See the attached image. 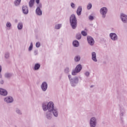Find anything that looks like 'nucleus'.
Here are the masks:
<instances>
[{
	"label": "nucleus",
	"mask_w": 127,
	"mask_h": 127,
	"mask_svg": "<svg viewBox=\"0 0 127 127\" xmlns=\"http://www.w3.org/2000/svg\"><path fill=\"white\" fill-rule=\"evenodd\" d=\"M81 60V56L77 55L74 57V61L75 62H79Z\"/></svg>",
	"instance_id": "aec40b11"
},
{
	"label": "nucleus",
	"mask_w": 127,
	"mask_h": 127,
	"mask_svg": "<svg viewBox=\"0 0 127 127\" xmlns=\"http://www.w3.org/2000/svg\"><path fill=\"white\" fill-rule=\"evenodd\" d=\"M0 72H1V66L0 65Z\"/></svg>",
	"instance_id": "ea45409f"
},
{
	"label": "nucleus",
	"mask_w": 127,
	"mask_h": 127,
	"mask_svg": "<svg viewBox=\"0 0 127 127\" xmlns=\"http://www.w3.org/2000/svg\"><path fill=\"white\" fill-rule=\"evenodd\" d=\"M53 115L52 114H49L48 119L49 120L50 119H52Z\"/></svg>",
	"instance_id": "e433bc0d"
},
{
	"label": "nucleus",
	"mask_w": 127,
	"mask_h": 127,
	"mask_svg": "<svg viewBox=\"0 0 127 127\" xmlns=\"http://www.w3.org/2000/svg\"><path fill=\"white\" fill-rule=\"evenodd\" d=\"M81 34L83 35V36H87V32L85 31H82Z\"/></svg>",
	"instance_id": "7c9ffc66"
},
{
	"label": "nucleus",
	"mask_w": 127,
	"mask_h": 127,
	"mask_svg": "<svg viewBox=\"0 0 127 127\" xmlns=\"http://www.w3.org/2000/svg\"><path fill=\"white\" fill-rule=\"evenodd\" d=\"M0 95L6 96V95H7V91L3 89L0 88Z\"/></svg>",
	"instance_id": "2eb2a0df"
},
{
	"label": "nucleus",
	"mask_w": 127,
	"mask_h": 127,
	"mask_svg": "<svg viewBox=\"0 0 127 127\" xmlns=\"http://www.w3.org/2000/svg\"><path fill=\"white\" fill-rule=\"evenodd\" d=\"M6 26L7 27H10V26H11V24H10L9 22H7L6 23Z\"/></svg>",
	"instance_id": "c9c22d12"
},
{
	"label": "nucleus",
	"mask_w": 127,
	"mask_h": 127,
	"mask_svg": "<svg viewBox=\"0 0 127 127\" xmlns=\"http://www.w3.org/2000/svg\"><path fill=\"white\" fill-rule=\"evenodd\" d=\"M4 101L6 103H12L13 101V99L11 97H6L4 99Z\"/></svg>",
	"instance_id": "dca6fc26"
},
{
	"label": "nucleus",
	"mask_w": 127,
	"mask_h": 127,
	"mask_svg": "<svg viewBox=\"0 0 127 127\" xmlns=\"http://www.w3.org/2000/svg\"><path fill=\"white\" fill-rule=\"evenodd\" d=\"M17 27L18 29H22V27H23L22 23H19L18 24Z\"/></svg>",
	"instance_id": "cd10ccee"
},
{
	"label": "nucleus",
	"mask_w": 127,
	"mask_h": 127,
	"mask_svg": "<svg viewBox=\"0 0 127 127\" xmlns=\"http://www.w3.org/2000/svg\"><path fill=\"white\" fill-rule=\"evenodd\" d=\"M0 83H1V84H3V81H1V82H0Z\"/></svg>",
	"instance_id": "a19ab883"
},
{
	"label": "nucleus",
	"mask_w": 127,
	"mask_h": 127,
	"mask_svg": "<svg viewBox=\"0 0 127 127\" xmlns=\"http://www.w3.org/2000/svg\"><path fill=\"white\" fill-rule=\"evenodd\" d=\"M84 75L85 76H86V77H89L90 76V72L85 71L84 73Z\"/></svg>",
	"instance_id": "2f4dec72"
},
{
	"label": "nucleus",
	"mask_w": 127,
	"mask_h": 127,
	"mask_svg": "<svg viewBox=\"0 0 127 127\" xmlns=\"http://www.w3.org/2000/svg\"><path fill=\"white\" fill-rule=\"evenodd\" d=\"M68 78L72 87H76L78 84V83H79V78L77 76L72 78V75L69 74L68 75Z\"/></svg>",
	"instance_id": "f03ea898"
},
{
	"label": "nucleus",
	"mask_w": 127,
	"mask_h": 127,
	"mask_svg": "<svg viewBox=\"0 0 127 127\" xmlns=\"http://www.w3.org/2000/svg\"><path fill=\"white\" fill-rule=\"evenodd\" d=\"M20 1H21V0H16L14 2V4L16 5H19V3H20Z\"/></svg>",
	"instance_id": "bb28decb"
},
{
	"label": "nucleus",
	"mask_w": 127,
	"mask_h": 127,
	"mask_svg": "<svg viewBox=\"0 0 127 127\" xmlns=\"http://www.w3.org/2000/svg\"><path fill=\"white\" fill-rule=\"evenodd\" d=\"M87 39L88 44L90 45V46H94V44H95V40H94L93 37L88 36Z\"/></svg>",
	"instance_id": "1a4fd4ad"
},
{
	"label": "nucleus",
	"mask_w": 127,
	"mask_h": 127,
	"mask_svg": "<svg viewBox=\"0 0 127 127\" xmlns=\"http://www.w3.org/2000/svg\"><path fill=\"white\" fill-rule=\"evenodd\" d=\"M92 3H88L87 6V9L88 10H90V9H91V8H92Z\"/></svg>",
	"instance_id": "c85d7f7f"
},
{
	"label": "nucleus",
	"mask_w": 127,
	"mask_h": 127,
	"mask_svg": "<svg viewBox=\"0 0 127 127\" xmlns=\"http://www.w3.org/2000/svg\"><path fill=\"white\" fill-rule=\"evenodd\" d=\"M6 76H7V74H6Z\"/></svg>",
	"instance_id": "37998d69"
},
{
	"label": "nucleus",
	"mask_w": 127,
	"mask_h": 127,
	"mask_svg": "<svg viewBox=\"0 0 127 127\" xmlns=\"http://www.w3.org/2000/svg\"><path fill=\"white\" fill-rule=\"evenodd\" d=\"M72 44L74 47H78L79 46V42L77 40H74L73 41Z\"/></svg>",
	"instance_id": "6ab92c4d"
},
{
	"label": "nucleus",
	"mask_w": 127,
	"mask_h": 127,
	"mask_svg": "<svg viewBox=\"0 0 127 127\" xmlns=\"http://www.w3.org/2000/svg\"><path fill=\"white\" fill-rule=\"evenodd\" d=\"M82 70V65L80 64H78L74 69L72 70L71 72V74L72 76H76L78 73H80Z\"/></svg>",
	"instance_id": "20e7f679"
},
{
	"label": "nucleus",
	"mask_w": 127,
	"mask_h": 127,
	"mask_svg": "<svg viewBox=\"0 0 127 127\" xmlns=\"http://www.w3.org/2000/svg\"><path fill=\"white\" fill-rule=\"evenodd\" d=\"M75 37L77 39V40H80V39L82 38V35H81V33H78L76 34Z\"/></svg>",
	"instance_id": "412c9836"
},
{
	"label": "nucleus",
	"mask_w": 127,
	"mask_h": 127,
	"mask_svg": "<svg viewBox=\"0 0 127 127\" xmlns=\"http://www.w3.org/2000/svg\"><path fill=\"white\" fill-rule=\"evenodd\" d=\"M43 109L44 111H47L48 109V104L47 105H45L44 104L43 105Z\"/></svg>",
	"instance_id": "a878e982"
},
{
	"label": "nucleus",
	"mask_w": 127,
	"mask_h": 127,
	"mask_svg": "<svg viewBox=\"0 0 127 127\" xmlns=\"http://www.w3.org/2000/svg\"><path fill=\"white\" fill-rule=\"evenodd\" d=\"M40 0H36V2L38 4Z\"/></svg>",
	"instance_id": "58836bf2"
},
{
	"label": "nucleus",
	"mask_w": 127,
	"mask_h": 127,
	"mask_svg": "<svg viewBox=\"0 0 127 127\" xmlns=\"http://www.w3.org/2000/svg\"><path fill=\"white\" fill-rule=\"evenodd\" d=\"M22 11L23 13L25 14H27L28 13V8H27V6H24L22 7Z\"/></svg>",
	"instance_id": "f3484780"
},
{
	"label": "nucleus",
	"mask_w": 127,
	"mask_h": 127,
	"mask_svg": "<svg viewBox=\"0 0 127 127\" xmlns=\"http://www.w3.org/2000/svg\"><path fill=\"white\" fill-rule=\"evenodd\" d=\"M43 91H46L47 90V83L46 82H43L41 86Z\"/></svg>",
	"instance_id": "a211bd4d"
},
{
	"label": "nucleus",
	"mask_w": 127,
	"mask_h": 127,
	"mask_svg": "<svg viewBox=\"0 0 127 127\" xmlns=\"http://www.w3.org/2000/svg\"><path fill=\"white\" fill-rule=\"evenodd\" d=\"M64 72L65 74H69L70 72V68L68 67H65L64 69Z\"/></svg>",
	"instance_id": "b1692460"
},
{
	"label": "nucleus",
	"mask_w": 127,
	"mask_h": 127,
	"mask_svg": "<svg viewBox=\"0 0 127 127\" xmlns=\"http://www.w3.org/2000/svg\"><path fill=\"white\" fill-rule=\"evenodd\" d=\"M33 47V45H32V43H31L30 47L29 48V50L30 51L31 50H32V48Z\"/></svg>",
	"instance_id": "72a5a7b5"
},
{
	"label": "nucleus",
	"mask_w": 127,
	"mask_h": 127,
	"mask_svg": "<svg viewBox=\"0 0 127 127\" xmlns=\"http://www.w3.org/2000/svg\"><path fill=\"white\" fill-rule=\"evenodd\" d=\"M90 127H96L97 126V118L95 117H91L89 120Z\"/></svg>",
	"instance_id": "39448f33"
},
{
	"label": "nucleus",
	"mask_w": 127,
	"mask_h": 127,
	"mask_svg": "<svg viewBox=\"0 0 127 127\" xmlns=\"http://www.w3.org/2000/svg\"><path fill=\"white\" fill-rule=\"evenodd\" d=\"M120 19L123 23H127V15L124 13L120 14Z\"/></svg>",
	"instance_id": "0eeeda50"
},
{
	"label": "nucleus",
	"mask_w": 127,
	"mask_h": 127,
	"mask_svg": "<svg viewBox=\"0 0 127 127\" xmlns=\"http://www.w3.org/2000/svg\"><path fill=\"white\" fill-rule=\"evenodd\" d=\"M109 37H110L112 41H118V40H119V36L116 33H110Z\"/></svg>",
	"instance_id": "423d86ee"
},
{
	"label": "nucleus",
	"mask_w": 127,
	"mask_h": 127,
	"mask_svg": "<svg viewBox=\"0 0 127 127\" xmlns=\"http://www.w3.org/2000/svg\"><path fill=\"white\" fill-rule=\"evenodd\" d=\"M16 112L18 113H19V110H17Z\"/></svg>",
	"instance_id": "79ce46f5"
},
{
	"label": "nucleus",
	"mask_w": 127,
	"mask_h": 127,
	"mask_svg": "<svg viewBox=\"0 0 127 127\" xmlns=\"http://www.w3.org/2000/svg\"><path fill=\"white\" fill-rule=\"evenodd\" d=\"M34 1L35 0H30L29 3L30 7H32L33 6V4H34Z\"/></svg>",
	"instance_id": "5701e85b"
},
{
	"label": "nucleus",
	"mask_w": 127,
	"mask_h": 127,
	"mask_svg": "<svg viewBox=\"0 0 127 127\" xmlns=\"http://www.w3.org/2000/svg\"><path fill=\"white\" fill-rule=\"evenodd\" d=\"M50 113H52L54 117L55 118H58L59 116V112H58V109L55 108V109H53L51 112H50Z\"/></svg>",
	"instance_id": "9d476101"
},
{
	"label": "nucleus",
	"mask_w": 127,
	"mask_h": 127,
	"mask_svg": "<svg viewBox=\"0 0 127 127\" xmlns=\"http://www.w3.org/2000/svg\"><path fill=\"white\" fill-rule=\"evenodd\" d=\"M88 18H89V20H94V16H92V15H90L88 17Z\"/></svg>",
	"instance_id": "f704fd0d"
},
{
	"label": "nucleus",
	"mask_w": 127,
	"mask_h": 127,
	"mask_svg": "<svg viewBox=\"0 0 127 127\" xmlns=\"http://www.w3.org/2000/svg\"><path fill=\"white\" fill-rule=\"evenodd\" d=\"M41 45V44H40V42H37L36 44V47L37 48L40 47Z\"/></svg>",
	"instance_id": "473e14b6"
},
{
	"label": "nucleus",
	"mask_w": 127,
	"mask_h": 127,
	"mask_svg": "<svg viewBox=\"0 0 127 127\" xmlns=\"http://www.w3.org/2000/svg\"><path fill=\"white\" fill-rule=\"evenodd\" d=\"M77 15L79 16L82 14V6H79L76 10Z\"/></svg>",
	"instance_id": "4468645a"
},
{
	"label": "nucleus",
	"mask_w": 127,
	"mask_h": 127,
	"mask_svg": "<svg viewBox=\"0 0 127 127\" xmlns=\"http://www.w3.org/2000/svg\"><path fill=\"white\" fill-rule=\"evenodd\" d=\"M42 5L40 4L39 6L37 7L36 10V12L38 15H41L42 14V11L40 9V7H42Z\"/></svg>",
	"instance_id": "ddd939ff"
},
{
	"label": "nucleus",
	"mask_w": 127,
	"mask_h": 127,
	"mask_svg": "<svg viewBox=\"0 0 127 127\" xmlns=\"http://www.w3.org/2000/svg\"><path fill=\"white\" fill-rule=\"evenodd\" d=\"M69 22L72 29H76V28H77V17H76L75 14H72L70 16Z\"/></svg>",
	"instance_id": "f257e3e1"
},
{
	"label": "nucleus",
	"mask_w": 127,
	"mask_h": 127,
	"mask_svg": "<svg viewBox=\"0 0 127 127\" xmlns=\"http://www.w3.org/2000/svg\"><path fill=\"white\" fill-rule=\"evenodd\" d=\"M70 6L71 7H72V8H73V9H75V8H76V5L73 2H71L70 3Z\"/></svg>",
	"instance_id": "c756f323"
},
{
	"label": "nucleus",
	"mask_w": 127,
	"mask_h": 127,
	"mask_svg": "<svg viewBox=\"0 0 127 127\" xmlns=\"http://www.w3.org/2000/svg\"><path fill=\"white\" fill-rule=\"evenodd\" d=\"M125 113H126V111L125 110V109L121 108L120 109V112L119 114L120 118L121 120H123V119L124 118V116H125Z\"/></svg>",
	"instance_id": "9b49d317"
},
{
	"label": "nucleus",
	"mask_w": 127,
	"mask_h": 127,
	"mask_svg": "<svg viewBox=\"0 0 127 127\" xmlns=\"http://www.w3.org/2000/svg\"><path fill=\"white\" fill-rule=\"evenodd\" d=\"M39 68H40V64H36L34 66L35 70H38Z\"/></svg>",
	"instance_id": "393cba45"
},
{
	"label": "nucleus",
	"mask_w": 127,
	"mask_h": 127,
	"mask_svg": "<svg viewBox=\"0 0 127 127\" xmlns=\"http://www.w3.org/2000/svg\"><path fill=\"white\" fill-rule=\"evenodd\" d=\"M56 109L54 103L52 101H50L48 103V112H51L52 110Z\"/></svg>",
	"instance_id": "6e6552de"
},
{
	"label": "nucleus",
	"mask_w": 127,
	"mask_h": 127,
	"mask_svg": "<svg viewBox=\"0 0 127 127\" xmlns=\"http://www.w3.org/2000/svg\"><path fill=\"white\" fill-rule=\"evenodd\" d=\"M100 13L102 16V18L105 19L107 17V13H108V8L106 7H103L100 8Z\"/></svg>",
	"instance_id": "7ed1b4c3"
},
{
	"label": "nucleus",
	"mask_w": 127,
	"mask_h": 127,
	"mask_svg": "<svg viewBox=\"0 0 127 127\" xmlns=\"http://www.w3.org/2000/svg\"><path fill=\"white\" fill-rule=\"evenodd\" d=\"M91 59L94 62H98V60H97V54H96V52H92Z\"/></svg>",
	"instance_id": "f8f14e48"
},
{
	"label": "nucleus",
	"mask_w": 127,
	"mask_h": 127,
	"mask_svg": "<svg viewBox=\"0 0 127 127\" xmlns=\"http://www.w3.org/2000/svg\"><path fill=\"white\" fill-rule=\"evenodd\" d=\"M62 27V24H57L55 26V29H60Z\"/></svg>",
	"instance_id": "4be33fe9"
},
{
	"label": "nucleus",
	"mask_w": 127,
	"mask_h": 127,
	"mask_svg": "<svg viewBox=\"0 0 127 127\" xmlns=\"http://www.w3.org/2000/svg\"><path fill=\"white\" fill-rule=\"evenodd\" d=\"M5 58H8L9 57V55L8 54H6L5 56Z\"/></svg>",
	"instance_id": "4c0bfd02"
}]
</instances>
